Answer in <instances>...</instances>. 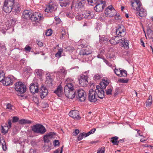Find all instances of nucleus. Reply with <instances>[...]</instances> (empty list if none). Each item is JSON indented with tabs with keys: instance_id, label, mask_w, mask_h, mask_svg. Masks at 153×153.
Returning <instances> with one entry per match:
<instances>
[{
	"instance_id": "45",
	"label": "nucleus",
	"mask_w": 153,
	"mask_h": 153,
	"mask_svg": "<svg viewBox=\"0 0 153 153\" xmlns=\"http://www.w3.org/2000/svg\"><path fill=\"white\" fill-rule=\"evenodd\" d=\"M37 74L38 75L41 76L43 73V71L40 69H37L36 70Z\"/></svg>"
},
{
	"instance_id": "49",
	"label": "nucleus",
	"mask_w": 153,
	"mask_h": 153,
	"mask_svg": "<svg viewBox=\"0 0 153 153\" xmlns=\"http://www.w3.org/2000/svg\"><path fill=\"white\" fill-rule=\"evenodd\" d=\"M60 6L62 7H66L67 4L68 3L65 2H60Z\"/></svg>"
},
{
	"instance_id": "5",
	"label": "nucleus",
	"mask_w": 153,
	"mask_h": 153,
	"mask_svg": "<svg viewBox=\"0 0 153 153\" xmlns=\"http://www.w3.org/2000/svg\"><path fill=\"white\" fill-rule=\"evenodd\" d=\"M96 91L92 89H90L89 91L88 98L91 102H95L97 100L98 96L96 94Z\"/></svg>"
},
{
	"instance_id": "33",
	"label": "nucleus",
	"mask_w": 153,
	"mask_h": 153,
	"mask_svg": "<svg viewBox=\"0 0 153 153\" xmlns=\"http://www.w3.org/2000/svg\"><path fill=\"white\" fill-rule=\"evenodd\" d=\"M152 97L151 96H150L146 102V106L148 107H150L152 103Z\"/></svg>"
},
{
	"instance_id": "28",
	"label": "nucleus",
	"mask_w": 153,
	"mask_h": 153,
	"mask_svg": "<svg viewBox=\"0 0 153 153\" xmlns=\"http://www.w3.org/2000/svg\"><path fill=\"white\" fill-rule=\"evenodd\" d=\"M54 92L58 96H60L63 94L62 88L61 85L58 86L56 89L54 91Z\"/></svg>"
},
{
	"instance_id": "47",
	"label": "nucleus",
	"mask_w": 153,
	"mask_h": 153,
	"mask_svg": "<svg viewBox=\"0 0 153 153\" xmlns=\"http://www.w3.org/2000/svg\"><path fill=\"white\" fill-rule=\"evenodd\" d=\"M52 33V30L51 29H50L47 30L45 34L47 36H49L51 35Z\"/></svg>"
},
{
	"instance_id": "59",
	"label": "nucleus",
	"mask_w": 153,
	"mask_h": 153,
	"mask_svg": "<svg viewBox=\"0 0 153 153\" xmlns=\"http://www.w3.org/2000/svg\"><path fill=\"white\" fill-rule=\"evenodd\" d=\"M148 35H152L153 34V31L151 29H149L148 30Z\"/></svg>"
},
{
	"instance_id": "2",
	"label": "nucleus",
	"mask_w": 153,
	"mask_h": 153,
	"mask_svg": "<svg viewBox=\"0 0 153 153\" xmlns=\"http://www.w3.org/2000/svg\"><path fill=\"white\" fill-rule=\"evenodd\" d=\"M15 88L17 92V94L19 96L23 97L21 95L25 93L26 91V86L22 82H17L15 84Z\"/></svg>"
},
{
	"instance_id": "54",
	"label": "nucleus",
	"mask_w": 153,
	"mask_h": 153,
	"mask_svg": "<svg viewBox=\"0 0 153 153\" xmlns=\"http://www.w3.org/2000/svg\"><path fill=\"white\" fill-rule=\"evenodd\" d=\"M19 118L17 117H14L13 118L12 122L13 123H15L18 121Z\"/></svg>"
},
{
	"instance_id": "36",
	"label": "nucleus",
	"mask_w": 153,
	"mask_h": 153,
	"mask_svg": "<svg viewBox=\"0 0 153 153\" xmlns=\"http://www.w3.org/2000/svg\"><path fill=\"white\" fill-rule=\"evenodd\" d=\"M19 123L21 124H30L31 123V121L28 120L23 119L19 120Z\"/></svg>"
},
{
	"instance_id": "13",
	"label": "nucleus",
	"mask_w": 153,
	"mask_h": 153,
	"mask_svg": "<svg viewBox=\"0 0 153 153\" xmlns=\"http://www.w3.org/2000/svg\"><path fill=\"white\" fill-rule=\"evenodd\" d=\"M46 80L45 83L47 84L48 86L50 88L53 87L52 82L53 80L54 76L51 75L50 73H47L46 74Z\"/></svg>"
},
{
	"instance_id": "55",
	"label": "nucleus",
	"mask_w": 153,
	"mask_h": 153,
	"mask_svg": "<svg viewBox=\"0 0 153 153\" xmlns=\"http://www.w3.org/2000/svg\"><path fill=\"white\" fill-rule=\"evenodd\" d=\"M100 40L101 42H104L105 41H108V39L107 38H105L104 37H102L100 38Z\"/></svg>"
},
{
	"instance_id": "3",
	"label": "nucleus",
	"mask_w": 153,
	"mask_h": 153,
	"mask_svg": "<svg viewBox=\"0 0 153 153\" xmlns=\"http://www.w3.org/2000/svg\"><path fill=\"white\" fill-rule=\"evenodd\" d=\"M14 4V0H5L3 6V10L7 13H10Z\"/></svg>"
},
{
	"instance_id": "39",
	"label": "nucleus",
	"mask_w": 153,
	"mask_h": 153,
	"mask_svg": "<svg viewBox=\"0 0 153 153\" xmlns=\"http://www.w3.org/2000/svg\"><path fill=\"white\" fill-rule=\"evenodd\" d=\"M114 72L115 74L118 76H121L122 74V70H121L120 68L116 69H115L114 70Z\"/></svg>"
},
{
	"instance_id": "11",
	"label": "nucleus",
	"mask_w": 153,
	"mask_h": 153,
	"mask_svg": "<svg viewBox=\"0 0 153 153\" xmlns=\"http://www.w3.org/2000/svg\"><path fill=\"white\" fill-rule=\"evenodd\" d=\"M56 74V76L59 79H61L64 77L67 74V72L65 69L63 67L60 68L59 71L54 72Z\"/></svg>"
},
{
	"instance_id": "61",
	"label": "nucleus",
	"mask_w": 153,
	"mask_h": 153,
	"mask_svg": "<svg viewBox=\"0 0 153 153\" xmlns=\"http://www.w3.org/2000/svg\"><path fill=\"white\" fill-rule=\"evenodd\" d=\"M24 70L25 71H27V72H29L31 70V69L29 67H26L24 68Z\"/></svg>"
},
{
	"instance_id": "16",
	"label": "nucleus",
	"mask_w": 153,
	"mask_h": 153,
	"mask_svg": "<svg viewBox=\"0 0 153 153\" xmlns=\"http://www.w3.org/2000/svg\"><path fill=\"white\" fill-rule=\"evenodd\" d=\"M13 76H9L7 77H5L2 83L5 86L12 85L13 83Z\"/></svg>"
},
{
	"instance_id": "17",
	"label": "nucleus",
	"mask_w": 153,
	"mask_h": 153,
	"mask_svg": "<svg viewBox=\"0 0 153 153\" xmlns=\"http://www.w3.org/2000/svg\"><path fill=\"white\" fill-rule=\"evenodd\" d=\"M38 83L36 82H33L30 84L29 89L30 92L34 94L38 92Z\"/></svg>"
},
{
	"instance_id": "22",
	"label": "nucleus",
	"mask_w": 153,
	"mask_h": 153,
	"mask_svg": "<svg viewBox=\"0 0 153 153\" xmlns=\"http://www.w3.org/2000/svg\"><path fill=\"white\" fill-rule=\"evenodd\" d=\"M136 11V14L137 16L143 17L146 16L147 15L146 10L141 7Z\"/></svg>"
},
{
	"instance_id": "26",
	"label": "nucleus",
	"mask_w": 153,
	"mask_h": 153,
	"mask_svg": "<svg viewBox=\"0 0 153 153\" xmlns=\"http://www.w3.org/2000/svg\"><path fill=\"white\" fill-rule=\"evenodd\" d=\"M82 0H74L72 2V5L75 8H80L82 5Z\"/></svg>"
},
{
	"instance_id": "52",
	"label": "nucleus",
	"mask_w": 153,
	"mask_h": 153,
	"mask_svg": "<svg viewBox=\"0 0 153 153\" xmlns=\"http://www.w3.org/2000/svg\"><path fill=\"white\" fill-rule=\"evenodd\" d=\"M25 49L26 51L30 52L31 50V48L29 46L27 45L25 48Z\"/></svg>"
},
{
	"instance_id": "25",
	"label": "nucleus",
	"mask_w": 153,
	"mask_h": 153,
	"mask_svg": "<svg viewBox=\"0 0 153 153\" xmlns=\"http://www.w3.org/2000/svg\"><path fill=\"white\" fill-rule=\"evenodd\" d=\"M83 15L85 18L90 19L94 17V13L93 11H86L84 12Z\"/></svg>"
},
{
	"instance_id": "57",
	"label": "nucleus",
	"mask_w": 153,
	"mask_h": 153,
	"mask_svg": "<svg viewBox=\"0 0 153 153\" xmlns=\"http://www.w3.org/2000/svg\"><path fill=\"white\" fill-rule=\"evenodd\" d=\"M76 19L77 20L79 21L81 20L82 18L80 16L77 15L76 16Z\"/></svg>"
},
{
	"instance_id": "6",
	"label": "nucleus",
	"mask_w": 153,
	"mask_h": 153,
	"mask_svg": "<svg viewBox=\"0 0 153 153\" xmlns=\"http://www.w3.org/2000/svg\"><path fill=\"white\" fill-rule=\"evenodd\" d=\"M96 4L94 9L96 12H99L102 11L105 6V3L104 1L99 0Z\"/></svg>"
},
{
	"instance_id": "9",
	"label": "nucleus",
	"mask_w": 153,
	"mask_h": 153,
	"mask_svg": "<svg viewBox=\"0 0 153 153\" xmlns=\"http://www.w3.org/2000/svg\"><path fill=\"white\" fill-rule=\"evenodd\" d=\"M43 19V15L39 13L35 12L30 17V19L31 21L35 22H38L40 20Z\"/></svg>"
},
{
	"instance_id": "20",
	"label": "nucleus",
	"mask_w": 153,
	"mask_h": 153,
	"mask_svg": "<svg viewBox=\"0 0 153 153\" xmlns=\"http://www.w3.org/2000/svg\"><path fill=\"white\" fill-rule=\"evenodd\" d=\"M55 136V134L53 132H50L44 135L43 137L44 142L48 143L50 141V139L52 138H54Z\"/></svg>"
},
{
	"instance_id": "60",
	"label": "nucleus",
	"mask_w": 153,
	"mask_h": 153,
	"mask_svg": "<svg viewBox=\"0 0 153 153\" xmlns=\"http://www.w3.org/2000/svg\"><path fill=\"white\" fill-rule=\"evenodd\" d=\"M8 127L9 128H10L11 127V122L10 120H8Z\"/></svg>"
},
{
	"instance_id": "38",
	"label": "nucleus",
	"mask_w": 153,
	"mask_h": 153,
	"mask_svg": "<svg viewBox=\"0 0 153 153\" xmlns=\"http://www.w3.org/2000/svg\"><path fill=\"white\" fill-rule=\"evenodd\" d=\"M0 143L1 144L3 150L5 151L6 150L7 147L6 146V143L4 139L0 140Z\"/></svg>"
},
{
	"instance_id": "1",
	"label": "nucleus",
	"mask_w": 153,
	"mask_h": 153,
	"mask_svg": "<svg viewBox=\"0 0 153 153\" xmlns=\"http://www.w3.org/2000/svg\"><path fill=\"white\" fill-rule=\"evenodd\" d=\"M64 92L65 96L68 98L72 99L75 96L74 86L71 85H66L64 87Z\"/></svg>"
},
{
	"instance_id": "29",
	"label": "nucleus",
	"mask_w": 153,
	"mask_h": 153,
	"mask_svg": "<svg viewBox=\"0 0 153 153\" xmlns=\"http://www.w3.org/2000/svg\"><path fill=\"white\" fill-rule=\"evenodd\" d=\"M109 84V82L107 79H102L100 83V86L101 88H102L103 89H105L107 86Z\"/></svg>"
},
{
	"instance_id": "34",
	"label": "nucleus",
	"mask_w": 153,
	"mask_h": 153,
	"mask_svg": "<svg viewBox=\"0 0 153 153\" xmlns=\"http://www.w3.org/2000/svg\"><path fill=\"white\" fill-rule=\"evenodd\" d=\"M122 39L123 40H122V42H121L120 43H122L123 46L124 48H128V41L127 40H125V38L124 37H123Z\"/></svg>"
},
{
	"instance_id": "41",
	"label": "nucleus",
	"mask_w": 153,
	"mask_h": 153,
	"mask_svg": "<svg viewBox=\"0 0 153 153\" xmlns=\"http://www.w3.org/2000/svg\"><path fill=\"white\" fill-rule=\"evenodd\" d=\"M88 3L92 5L95 4L99 0H87Z\"/></svg>"
},
{
	"instance_id": "58",
	"label": "nucleus",
	"mask_w": 153,
	"mask_h": 153,
	"mask_svg": "<svg viewBox=\"0 0 153 153\" xmlns=\"http://www.w3.org/2000/svg\"><path fill=\"white\" fill-rule=\"evenodd\" d=\"M79 133V130L78 129H76L75 131L74 132V135L76 136Z\"/></svg>"
},
{
	"instance_id": "50",
	"label": "nucleus",
	"mask_w": 153,
	"mask_h": 153,
	"mask_svg": "<svg viewBox=\"0 0 153 153\" xmlns=\"http://www.w3.org/2000/svg\"><path fill=\"white\" fill-rule=\"evenodd\" d=\"M127 72L125 70H122V73L121 74H122L121 76H127Z\"/></svg>"
},
{
	"instance_id": "10",
	"label": "nucleus",
	"mask_w": 153,
	"mask_h": 153,
	"mask_svg": "<svg viewBox=\"0 0 153 153\" xmlns=\"http://www.w3.org/2000/svg\"><path fill=\"white\" fill-rule=\"evenodd\" d=\"M77 97L79 99L81 102L84 101L86 99V93L82 89H79L77 91Z\"/></svg>"
},
{
	"instance_id": "51",
	"label": "nucleus",
	"mask_w": 153,
	"mask_h": 153,
	"mask_svg": "<svg viewBox=\"0 0 153 153\" xmlns=\"http://www.w3.org/2000/svg\"><path fill=\"white\" fill-rule=\"evenodd\" d=\"M112 89L111 88H109L106 91V94L107 95H110L111 94Z\"/></svg>"
},
{
	"instance_id": "64",
	"label": "nucleus",
	"mask_w": 153,
	"mask_h": 153,
	"mask_svg": "<svg viewBox=\"0 0 153 153\" xmlns=\"http://www.w3.org/2000/svg\"><path fill=\"white\" fill-rule=\"evenodd\" d=\"M37 44L40 47H41L43 45L42 42L40 41H38Z\"/></svg>"
},
{
	"instance_id": "14",
	"label": "nucleus",
	"mask_w": 153,
	"mask_h": 153,
	"mask_svg": "<svg viewBox=\"0 0 153 153\" xmlns=\"http://www.w3.org/2000/svg\"><path fill=\"white\" fill-rule=\"evenodd\" d=\"M57 7L56 4L54 2H51L49 4L48 6L46 7L45 9V11L50 12L52 11H55Z\"/></svg>"
},
{
	"instance_id": "24",
	"label": "nucleus",
	"mask_w": 153,
	"mask_h": 153,
	"mask_svg": "<svg viewBox=\"0 0 153 153\" xmlns=\"http://www.w3.org/2000/svg\"><path fill=\"white\" fill-rule=\"evenodd\" d=\"M40 91V97L42 99L45 98L48 95V90L44 86H42L41 87Z\"/></svg>"
},
{
	"instance_id": "12",
	"label": "nucleus",
	"mask_w": 153,
	"mask_h": 153,
	"mask_svg": "<svg viewBox=\"0 0 153 153\" xmlns=\"http://www.w3.org/2000/svg\"><path fill=\"white\" fill-rule=\"evenodd\" d=\"M95 91H96V94L98 96V98L100 99H103L104 97V89L101 88L99 85L96 86V88L95 89Z\"/></svg>"
},
{
	"instance_id": "18",
	"label": "nucleus",
	"mask_w": 153,
	"mask_h": 153,
	"mask_svg": "<svg viewBox=\"0 0 153 153\" xmlns=\"http://www.w3.org/2000/svg\"><path fill=\"white\" fill-rule=\"evenodd\" d=\"M69 115L74 119L76 120H79L81 119V117L79 116V112L77 110H74L70 111Z\"/></svg>"
},
{
	"instance_id": "43",
	"label": "nucleus",
	"mask_w": 153,
	"mask_h": 153,
	"mask_svg": "<svg viewBox=\"0 0 153 153\" xmlns=\"http://www.w3.org/2000/svg\"><path fill=\"white\" fill-rule=\"evenodd\" d=\"M102 75L100 74H96L95 75L94 77V79L95 80H97L100 79L102 77Z\"/></svg>"
},
{
	"instance_id": "30",
	"label": "nucleus",
	"mask_w": 153,
	"mask_h": 153,
	"mask_svg": "<svg viewBox=\"0 0 153 153\" xmlns=\"http://www.w3.org/2000/svg\"><path fill=\"white\" fill-rule=\"evenodd\" d=\"M66 85H71L72 86H74V79L71 78H67L65 81Z\"/></svg>"
},
{
	"instance_id": "8",
	"label": "nucleus",
	"mask_w": 153,
	"mask_h": 153,
	"mask_svg": "<svg viewBox=\"0 0 153 153\" xmlns=\"http://www.w3.org/2000/svg\"><path fill=\"white\" fill-rule=\"evenodd\" d=\"M88 76L87 75L82 74L80 78L79 79V83L80 85L83 87H85L88 84Z\"/></svg>"
},
{
	"instance_id": "46",
	"label": "nucleus",
	"mask_w": 153,
	"mask_h": 153,
	"mask_svg": "<svg viewBox=\"0 0 153 153\" xmlns=\"http://www.w3.org/2000/svg\"><path fill=\"white\" fill-rule=\"evenodd\" d=\"M105 151V147H102L98 150L97 153H104Z\"/></svg>"
},
{
	"instance_id": "32",
	"label": "nucleus",
	"mask_w": 153,
	"mask_h": 153,
	"mask_svg": "<svg viewBox=\"0 0 153 153\" xmlns=\"http://www.w3.org/2000/svg\"><path fill=\"white\" fill-rule=\"evenodd\" d=\"M111 139V141L112 142L114 145H117L119 143V141L117 140L118 137L117 136L113 137Z\"/></svg>"
},
{
	"instance_id": "40",
	"label": "nucleus",
	"mask_w": 153,
	"mask_h": 153,
	"mask_svg": "<svg viewBox=\"0 0 153 153\" xmlns=\"http://www.w3.org/2000/svg\"><path fill=\"white\" fill-rule=\"evenodd\" d=\"M63 50L61 48H60L59 50L55 54L56 57L59 58L61 56V54L63 52Z\"/></svg>"
},
{
	"instance_id": "23",
	"label": "nucleus",
	"mask_w": 153,
	"mask_h": 153,
	"mask_svg": "<svg viewBox=\"0 0 153 153\" xmlns=\"http://www.w3.org/2000/svg\"><path fill=\"white\" fill-rule=\"evenodd\" d=\"M105 13L106 17H111L115 16L117 14V12L114 9H113V11L108 9H105Z\"/></svg>"
},
{
	"instance_id": "19",
	"label": "nucleus",
	"mask_w": 153,
	"mask_h": 153,
	"mask_svg": "<svg viewBox=\"0 0 153 153\" xmlns=\"http://www.w3.org/2000/svg\"><path fill=\"white\" fill-rule=\"evenodd\" d=\"M132 8L136 11L141 7V4L139 0H134V2H131Z\"/></svg>"
},
{
	"instance_id": "35",
	"label": "nucleus",
	"mask_w": 153,
	"mask_h": 153,
	"mask_svg": "<svg viewBox=\"0 0 153 153\" xmlns=\"http://www.w3.org/2000/svg\"><path fill=\"white\" fill-rule=\"evenodd\" d=\"M13 10H14V11H15V12L18 13L20 12V8L19 4H14L13 5Z\"/></svg>"
},
{
	"instance_id": "44",
	"label": "nucleus",
	"mask_w": 153,
	"mask_h": 153,
	"mask_svg": "<svg viewBox=\"0 0 153 153\" xmlns=\"http://www.w3.org/2000/svg\"><path fill=\"white\" fill-rule=\"evenodd\" d=\"M96 131V129L93 128L92 129H91L90 131L89 132H88L87 133H86V135L85 136V137H87L90 134H92L94 133V132Z\"/></svg>"
},
{
	"instance_id": "63",
	"label": "nucleus",
	"mask_w": 153,
	"mask_h": 153,
	"mask_svg": "<svg viewBox=\"0 0 153 153\" xmlns=\"http://www.w3.org/2000/svg\"><path fill=\"white\" fill-rule=\"evenodd\" d=\"M135 130L137 131V133L138 135L141 136H143V135L141 134V133L142 132L140 131V130L136 129Z\"/></svg>"
},
{
	"instance_id": "62",
	"label": "nucleus",
	"mask_w": 153,
	"mask_h": 153,
	"mask_svg": "<svg viewBox=\"0 0 153 153\" xmlns=\"http://www.w3.org/2000/svg\"><path fill=\"white\" fill-rule=\"evenodd\" d=\"M104 62L106 64H107V65H108L109 66H110V67H111L112 66V65L111 64H110L108 62V61L106 60V59H104Z\"/></svg>"
},
{
	"instance_id": "42",
	"label": "nucleus",
	"mask_w": 153,
	"mask_h": 153,
	"mask_svg": "<svg viewBox=\"0 0 153 153\" xmlns=\"http://www.w3.org/2000/svg\"><path fill=\"white\" fill-rule=\"evenodd\" d=\"M85 135L86 133L84 132H83L79 134L78 137V141H80L82 140L83 138L84 137H85Z\"/></svg>"
},
{
	"instance_id": "27",
	"label": "nucleus",
	"mask_w": 153,
	"mask_h": 153,
	"mask_svg": "<svg viewBox=\"0 0 153 153\" xmlns=\"http://www.w3.org/2000/svg\"><path fill=\"white\" fill-rule=\"evenodd\" d=\"M31 14V11L28 10H25L23 12L22 17L23 18L26 19H29Z\"/></svg>"
},
{
	"instance_id": "4",
	"label": "nucleus",
	"mask_w": 153,
	"mask_h": 153,
	"mask_svg": "<svg viewBox=\"0 0 153 153\" xmlns=\"http://www.w3.org/2000/svg\"><path fill=\"white\" fill-rule=\"evenodd\" d=\"M32 130L35 133L43 134L46 131V129L42 125L37 124L33 125L32 127Z\"/></svg>"
},
{
	"instance_id": "21",
	"label": "nucleus",
	"mask_w": 153,
	"mask_h": 153,
	"mask_svg": "<svg viewBox=\"0 0 153 153\" xmlns=\"http://www.w3.org/2000/svg\"><path fill=\"white\" fill-rule=\"evenodd\" d=\"M91 51L89 49V46L87 47L82 49L79 52V54L83 56H87L91 54Z\"/></svg>"
},
{
	"instance_id": "53",
	"label": "nucleus",
	"mask_w": 153,
	"mask_h": 153,
	"mask_svg": "<svg viewBox=\"0 0 153 153\" xmlns=\"http://www.w3.org/2000/svg\"><path fill=\"white\" fill-rule=\"evenodd\" d=\"M59 141L58 140H55L53 142V145L55 146H59Z\"/></svg>"
},
{
	"instance_id": "37",
	"label": "nucleus",
	"mask_w": 153,
	"mask_h": 153,
	"mask_svg": "<svg viewBox=\"0 0 153 153\" xmlns=\"http://www.w3.org/2000/svg\"><path fill=\"white\" fill-rule=\"evenodd\" d=\"M5 78V74L3 71H0V82L2 83Z\"/></svg>"
},
{
	"instance_id": "48",
	"label": "nucleus",
	"mask_w": 153,
	"mask_h": 153,
	"mask_svg": "<svg viewBox=\"0 0 153 153\" xmlns=\"http://www.w3.org/2000/svg\"><path fill=\"white\" fill-rule=\"evenodd\" d=\"M12 105L10 103L7 104L6 105V109L10 111L12 109Z\"/></svg>"
},
{
	"instance_id": "56",
	"label": "nucleus",
	"mask_w": 153,
	"mask_h": 153,
	"mask_svg": "<svg viewBox=\"0 0 153 153\" xmlns=\"http://www.w3.org/2000/svg\"><path fill=\"white\" fill-rule=\"evenodd\" d=\"M128 79H121L120 80V82L123 83H126L128 82Z\"/></svg>"
},
{
	"instance_id": "15",
	"label": "nucleus",
	"mask_w": 153,
	"mask_h": 153,
	"mask_svg": "<svg viewBox=\"0 0 153 153\" xmlns=\"http://www.w3.org/2000/svg\"><path fill=\"white\" fill-rule=\"evenodd\" d=\"M123 37L118 35L113 37L109 40L111 44L116 45L122 42Z\"/></svg>"
},
{
	"instance_id": "7",
	"label": "nucleus",
	"mask_w": 153,
	"mask_h": 153,
	"mask_svg": "<svg viewBox=\"0 0 153 153\" xmlns=\"http://www.w3.org/2000/svg\"><path fill=\"white\" fill-rule=\"evenodd\" d=\"M116 33L117 35L123 37L126 34V28L123 25H120L116 29Z\"/></svg>"
},
{
	"instance_id": "31",
	"label": "nucleus",
	"mask_w": 153,
	"mask_h": 153,
	"mask_svg": "<svg viewBox=\"0 0 153 153\" xmlns=\"http://www.w3.org/2000/svg\"><path fill=\"white\" fill-rule=\"evenodd\" d=\"M2 128L1 129V132L4 134L7 133L8 131L9 128L8 127L7 124H5L4 126H1Z\"/></svg>"
}]
</instances>
